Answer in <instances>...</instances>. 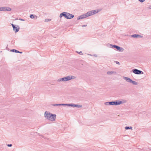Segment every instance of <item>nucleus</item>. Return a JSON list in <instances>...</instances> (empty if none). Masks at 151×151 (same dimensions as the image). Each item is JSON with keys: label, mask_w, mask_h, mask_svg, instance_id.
Wrapping results in <instances>:
<instances>
[{"label": "nucleus", "mask_w": 151, "mask_h": 151, "mask_svg": "<svg viewBox=\"0 0 151 151\" xmlns=\"http://www.w3.org/2000/svg\"><path fill=\"white\" fill-rule=\"evenodd\" d=\"M12 27L13 28V30H14L15 29L16 27V25H13Z\"/></svg>", "instance_id": "obj_23"}, {"label": "nucleus", "mask_w": 151, "mask_h": 151, "mask_svg": "<svg viewBox=\"0 0 151 151\" xmlns=\"http://www.w3.org/2000/svg\"><path fill=\"white\" fill-rule=\"evenodd\" d=\"M44 116L47 119L54 121L55 120L56 115L46 111L44 113Z\"/></svg>", "instance_id": "obj_1"}, {"label": "nucleus", "mask_w": 151, "mask_h": 151, "mask_svg": "<svg viewBox=\"0 0 151 151\" xmlns=\"http://www.w3.org/2000/svg\"><path fill=\"white\" fill-rule=\"evenodd\" d=\"M51 20V19H47L45 20V22H47L50 21Z\"/></svg>", "instance_id": "obj_20"}, {"label": "nucleus", "mask_w": 151, "mask_h": 151, "mask_svg": "<svg viewBox=\"0 0 151 151\" xmlns=\"http://www.w3.org/2000/svg\"><path fill=\"white\" fill-rule=\"evenodd\" d=\"M125 128L126 129H129V127H125Z\"/></svg>", "instance_id": "obj_24"}, {"label": "nucleus", "mask_w": 151, "mask_h": 151, "mask_svg": "<svg viewBox=\"0 0 151 151\" xmlns=\"http://www.w3.org/2000/svg\"><path fill=\"white\" fill-rule=\"evenodd\" d=\"M11 51H12L13 52H17V53L19 52V51H18V50H15V49L12 50H11Z\"/></svg>", "instance_id": "obj_19"}, {"label": "nucleus", "mask_w": 151, "mask_h": 151, "mask_svg": "<svg viewBox=\"0 0 151 151\" xmlns=\"http://www.w3.org/2000/svg\"><path fill=\"white\" fill-rule=\"evenodd\" d=\"M107 74L108 75H111L112 74H116V73L114 71H108L107 72Z\"/></svg>", "instance_id": "obj_13"}, {"label": "nucleus", "mask_w": 151, "mask_h": 151, "mask_svg": "<svg viewBox=\"0 0 151 151\" xmlns=\"http://www.w3.org/2000/svg\"><path fill=\"white\" fill-rule=\"evenodd\" d=\"M115 105H117L121 104L120 101H115Z\"/></svg>", "instance_id": "obj_16"}, {"label": "nucleus", "mask_w": 151, "mask_h": 151, "mask_svg": "<svg viewBox=\"0 0 151 151\" xmlns=\"http://www.w3.org/2000/svg\"><path fill=\"white\" fill-rule=\"evenodd\" d=\"M120 103L121 104L125 103L127 102V101L125 99H122L121 101H120Z\"/></svg>", "instance_id": "obj_15"}, {"label": "nucleus", "mask_w": 151, "mask_h": 151, "mask_svg": "<svg viewBox=\"0 0 151 151\" xmlns=\"http://www.w3.org/2000/svg\"><path fill=\"white\" fill-rule=\"evenodd\" d=\"M62 104H52V105L53 106H62Z\"/></svg>", "instance_id": "obj_17"}, {"label": "nucleus", "mask_w": 151, "mask_h": 151, "mask_svg": "<svg viewBox=\"0 0 151 151\" xmlns=\"http://www.w3.org/2000/svg\"><path fill=\"white\" fill-rule=\"evenodd\" d=\"M86 17H87L86 16V14H85L78 17L77 18V20H78L79 19H83Z\"/></svg>", "instance_id": "obj_10"}, {"label": "nucleus", "mask_w": 151, "mask_h": 151, "mask_svg": "<svg viewBox=\"0 0 151 151\" xmlns=\"http://www.w3.org/2000/svg\"><path fill=\"white\" fill-rule=\"evenodd\" d=\"M131 37L134 38H137L138 37L139 38H142V36L137 34H134L132 35Z\"/></svg>", "instance_id": "obj_12"}, {"label": "nucleus", "mask_w": 151, "mask_h": 151, "mask_svg": "<svg viewBox=\"0 0 151 151\" xmlns=\"http://www.w3.org/2000/svg\"><path fill=\"white\" fill-rule=\"evenodd\" d=\"M19 53H21V54H22V52H19Z\"/></svg>", "instance_id": "obj_33"}, {"label": "nucleus", "mask_w": 151, "mask_h": 151, "mask_svg": "<svg viewBox=\"0 0 151 151\" xmlns=\"http://www.w3.org/2000/svg\"><path fill=\"white\" fill-rule=\"evenodd\" d=\"M62 106H71L73 107H77L78 108H81L82 107V105L78 104H62Z\"/></svg>", "instance_id": "obj_6"}, {"label": "nucleus", "mask_w": 151, "mask_h": 151, "mask_svg": "<svg viewBox=\"0 0 151 151\" xmlns=\"http://www.w3.org/2000/svg\"><path fill=\"white\" fill-rule=\"evenodd\" d=\"M132 72L134 74L137 75L143 74L144 73L142 71L137 69H134L132 70Z\"/></svg>", "instance_id": "obj_7"}, {"label": "nucleus", "mask_w": 151, "mask_h": 151, "mask_svg": "<svg viewBox=\"0 0 151 151\" xmlns=\"http://www.w3.org/2000/svg\"><path fill=\"white\" fill-rule=\"evenodd\" d=\"M111 47L112 48H116L118 51L119 52H123L124 49L122 47L118 46L117 45H112L111 44H110Z\"/></svg>", "instance_id": "obj_5"}, {"label": "nucleus", "mask_w": 151, "mask_h": 151, "mask_svg": "<svg viewBox=\"0 0 151 151\" xmlns=\"http://www.w3.org/2000/svg\"><path fill=\"white\" fill-rule=\"evenodd\" d=\"M19 20H21V21H25L24 19H21V18H19Z\"/></svg>", "instance_id": "obj_27"}, {"label": "nucleus", "mask_w": 151, "mask_h": 151, "mask_svg": "<svg viewBox=\"0 0 151 151\" xmlns=\"http://www.w3.org/2000/svg\"><path fill=\"white\" fill-rule=\"evenodd\" d=\"M11 24V25H12V26H13V25H14V24Z\"/></svg>", "instance_id": "obj_34"}, {"label": "nucleus", "mask_w": 151, "mask_h": 151, "mask_svg": "<svg viewBox=\"0 0 151 151\" xmlns=\"http://www.w3.org/2000/svg\"><path fill=\"white\" fill-rule=\"evenodd\" d=\"M30 17L31 19H33L35 18V16L33 14H31L30 15Z\"/></svg>", "instance_id": "obj_21"}, {"label": "nucleus", "mask_w": 151, "mask_h": 151, "mask_svg": "<svg viewBox=\"0 0 151 151\" xmlns=\"http://www.w3.org/2000/svg\"><path fill=\"white\" fill-rule=\"evenodd\" d=\"M7 146L9 147H11L12 146V144H8L7 145Z\"/></svg>", "instance_id": "obj_26"}, {"label": "nucleus", "mask_w": 151, "mask_h": 151, "mask_svg": "<svg viewBox=\"0 0 151 151\" xmlns=\"http://www.w3.org/2000/svg\"><path fill=\"white\" fill-rule=\"evenodd\" d=\"M76 78V77L75 76H69L65 77L60 78L57 80V81L58 82L62 81L66 82L70 80L71 79H75Z\"/></svg>", "instance_id": "obj_2"}, {"label": "nucleus", "mask_w": 151, "mask_h": 151, "mask_svg": "<svg viewBox=\"0 0 151 151\" xmlns=\"http://www.w3.org/2000/svg\"><path fill=\"white\" fill-rule=\"evenodd\" d=\"M109 104L110 105H115V101L109 102Z\"/></svg>", "instance_id": "obj_18"}, {"label": "nucleus", "mask_w": 151, "mask_h": 151, "mask_svg": "<svg viewBox=\"0 0 151 151\" xmlns=\"http://www.w3.org/2000/svg\"><path fill=\"white\" fill-rule=\"evenodd\" d=\"M122 78L124 80H125L127 82L131 83L134 85H137L138 84L137 82L132 81L131 79L128 77L123 76Z\"/></svg>", "instance_id": "obj_4"}, {"label": "nucleus", "mask_w": 151, "mask_h": 151, "mask_svg": "<svg viewBox=\"0 0 151 151\" xmlns=\"http://www.w3.org/2000/svg\"><path fill=\"white\" fill-rule=\"evenodd\" d=\"M140 2H144L145 0H138Z\"/></svg>", "instance_id": "obj_25"}, {"label": "nucleus", "mask_w": 151, "mask_h": 151, "mask_svg": "<svg viewBox=\"0 0 151 151\" xmlns=\"http://www.w3.org/2000/svg\"><path fill=\"white\" fill-rule=\"evenodd\" d=\"M35 17H36V19H37V16H36V15H35Z\"/></svg>", "instance_id": "obj_32"}, {"label": "nucleus", "mask_w": 151, "mask_h": 151, "mask_svg": "<svg viewBox=\"0 0 151 151\" xmlns=\"http://www.w3.org/2000/svg\"><path fill=\"white\" fill-rule=\"evenodd\" d=\"M0 11H10L11 10V9L9 7H2L0 8Z\"/></svg>", "instance_id": "obj_8"}, {"label": "nucleus", "mask_w": 151, "mask_h": 151, "mask_svg": "<svg viewBox=\"0 0 151 151\" xmlns=\"http://www.w3.org/2000/svg\"><path fill=\"white\" fill-rule=\"evenodd\" d=\"M19 29V27L18 25H16V27L15 29L13 30L15 33L17 32Z\"/></svg>", "instance_id": "obj_14"}, {"label": "nucleus", "mask_w": 151, "mask_h": 151, "mask_svg": "<svg viewBox=\"0 0 151 151\" xmlns=\"http://www.w3.org/2000/svg\"><path fill=\"white\" fill-rule=\"evenodd\" d=\"M116 63L117 64H120V63H119L118 62V61H116Z\"/></svg>", "instance_id": "obj_29"}, {"label": "nucleus", "mask_w": 151, "mask_h": 151, "mask_svg": "<svg viewBox=\"0 0 151 151\" xmlns=\"http://www.w3.org/2000/svg\"><path fill=\"white\" fill-rule=\"evenodd\" d=\"M67 12H63L60 14V17L61 18L63 16H64L65 18L67 17Z\"/></svg>", "instance_id": "obj_11"}, {"label": "nucleus", "mask_w": 151, "mask_h": 151, "mask_svg": "<svg viewBox=\"0 0 151 151\" xmlns=\"http://www.w3.org/2000/svg\"><path fill=\"white\" fill-rule=\"evenodd\" d=\"M87 26V25H82V27H83Z\"/></svg>", "instance_id": "obj_30"}, {"label": "nucleus", "mask_w": 151, "mask_h": 151, "mask_svg": "<svg viewBox=\"0 0 151 151\" xmlns=\"http://www.w3.org/2000/svg\"><path fill=\"white\" fill-rule=\"evenodd\" d=\"M66 15L67 17H66V18L67 19H71L74 17V16L73 15L70 14L68 13H67Z\"/></svg>", "instance_id": "obj_9"}, {"label": "nucleus", "mask_w": 151, "mask_h": 151, "mask_svg": "<svg viewBox=\"0 0 151 151\" xmlns=\"http://www.w3.org/2000/svg\"><path fill=\"white\" fill-rule=\"evenodd\" d=\"M129 129H131L132 130V127H129Z\"/></svg>", "instance_id": "obj_31"}, {"label": "nucleus", "mask_w": 151, "mask_h": 151, "mask_svg": "<svg viewBox=\"0 0 151 151\" xmlns=\"http://www.w3.org/2000/svg\"><path fill=\"white\" fill-rule=\"evenodd\" d=\"M101 10L99 9L95 10H92L91 11L88 12L86 13V14L87 17L89 16H90L93 14H95L99 12Z\"/></svg>", "instance_id": "obj_3"}, {"label": "nucleus", "mask_w": 151, "mask_h": 151, "mask_svg": "<svg viewBox=\"0 0 151 151\" xmlns=\"http://www.w3.org/2000/svg\"><path fill=\"white\" fill-rule=\"evenodd\" d=\"M77 52L78 53V52ZM78 53L80 55H83V53L81 51L79 52H78Z\"/></svg>", "instance_id": "obj_28"}, {"label": "nucleus", "mask_w": 151, "mask_h": 151, "mask_svg": "<svg viewBox=\"0 0 151 151\" xmlns=\"http://www.w3.org/2000/svg\"><path fill=\"white\" fill-rule=\"evenodd\" d=\"M109 102H105L104 104L106 105H110L109 104Z\"/></svg>", "instance_id": "obj_22"}]
</instances>
